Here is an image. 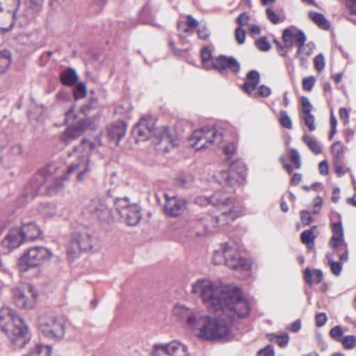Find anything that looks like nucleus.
<instances>
[{"label":"nucleus","mask_w":356,"mask_h":356,"mask_svg":"<svg viewBox=\"0 0 356 356\" xmlns=\"http://www.w3.org/2000/svg\"><path fill=\"white\" fill-rule=\"evenodd\" d=\"M192 293L201 298L210 310L222 312V316H211L198 308L191 309L181 305L175 306L173 314L185 321L187 327L201 339L230 341L233 337L230 323L237 318L247 317L250 314L249 302L243 297L239 289H227L204 279L193 284Z\"/></svg>","instance_id":"nucleus-1"},{"label":"nucleus","mask_w":356,"mask_h":356,"mask_svg":"<svg viewBox=\"0 0 356 356\" xmlns=\"http://www.w3.org/2000/svg\"><path fill=\"white\" fill-rule=\"evenodd\" d=\"M246 177L245 168L241 161L229 162V169L222 170L214 175L215 180L221 185H226L229 188L227 193L218 191L210 196V202L213 206L219 209L241 207L234 199L227 193H232L235 190L233 188L237 184H242Z\"/></svg>","instance_id":"nucleus-2"},{"label":"nucleus","mask_w":356,"mask_h":356,"mask_svg":"<svg viewBox=\"0 0 356 356\" xmlns=\"http://www.w3.org/2000/svg\"><path fill=\"white\" fill-rule=\"evenodd\" d=\"M0 327L16 348L24 347L31 339L24 320L8 307L0 310Z\"/></svg>","instance_id":"nucleus-3"},{"label":"nucleus","mask_w":356,"mask_h":356,"mask_svg":"<svg viewBox=\"0 0 356 356\" xmlns=\"http://www.w3.org/2000/svg\"><path fill=\"white\" fill-rule=\"evenodd\" d=\"M68 179L66 174L63 177H44L41 174L35 175L30 181L26 187L25 197L27 200H32L38 195L54 194L58 190L63 188V181Z\"/></svg>","instance_id":"nucleus-4"},{"label":"nucleus","mask_w":356,"mask_h":356,"mask_svg":"<svg viewBox=\"0 0 356 356\" xmlns=\"http://www.w3.org/2000/svg\"><path fill=\"white\" fill-rule=\"evenodd\" d=\"M216 265L225 264L232 270L243 273V277L250 276L251 265L247 260L239 256L238 253L227 243L214 252L213 257Z\"/></svg>","instance_id":"nucleus-5"},{"label":"nucleus","mask_w":356,"mask_h":356,"mask_svg":"<svg viewBox=\"0 0 356 356\" xmlns=\"http://www.w3.org/2000/svg\"><path fill=\"white\" fill-rule=\"evenodd\" d=\"M97 238L94 230L85 225H80L72 232V238L67 248L69 259L73 261L79 257L80 251L92 249Z\"/></svg>","instance_id":"nucleus-6"},{"label":"nucleus","mask_w":356,"mask_h":356,"mask_svg":"<svg viewBox=\"0 0 356 356\" xmlns=\"http://www.w3.org/2000/svg\"><path fill=\"white\" fill-rule=\"evenodd\" d=\"M220 210L222 211L221 213L215 217L206 215L197 218V222L204 229L203 232H197V236H203L209 233L210 225L209 222H211L213 227H223L234 221L241 214V207Z\"/></svg>","instance_id":"nucleus-7"},{"label":"nucleus","mask_w":356,"mask_h":356,"mask_svg":"<svg viewBox=\"0 0 356 356\" xmlns=\"http://www.w3.org/2000/svg\"><path fill=\"white\" fill-rule=\"evenodd\" d=\"M38 327L44 336L52 340L59 341L65 335L63 321L52 312H47L39 318Z\"/></svg>","instance_id":"nucleus-8"},{"label":"nucleus","mask_w":356,"mask_h":356,"mask_svg":"<svg viewBox=\"0 0 356 356\" xmlns=\"http://www.w3.org/2000/svg\"><path fill=\"white\" fill-rule=\"evenodd\" d=\"M222 140V133L212 127H205L195 130L189 138L191 145L198 151L207 149L214 143L219 144Z\"/></svg>","instance_id":"nucleus-9"},{"label":"nucleus","mask_w":356,"mask_h":356,"mask_svg":"<svg viewBox=\"0 0 356 356\" xmlns=\"http://www.w3.org/2000/svg\"><path fill=\"white\" fill-rule=\"evenodd\" d=\"M51 256L52 253L44 247L35 246L31 248L24 252L19 259L20 270L25 272L30 268L41 266L49 261Z\"/></svg>","instance_id":"nucleus-10"},{"label":"nucleus","mask_w":356,"mask_h":356,"mask_svg":"<svg viewBox=\"0 0 356 356\" xmlns=\"http://www.w3.org/2000/svg\"><path fill=\"white\" fill-rule=\"evenodd\" d=\"M115 209L127 225L134 226L141 219V208L137 204H130L127 198L117 199L115 202Z\"/></svg>","instance_id":"nucleus-11"},{"label":"nucleus","mask_w":356,"mask_h":356,"mask_svg":"<svg viewBox=\"0 0 356 356\" xmlns=\"http://www.w3.org/2000/svg\"><path fill=\"white\" fill-rule=\"evenodd\" d=\"M293 29V27L284 29L282 32V40L286 47H291L294 41L295 44L298 47L296 57L299 58L301 63H304L305 59L302 54L306 50L307 38L302 31L297 30L296 32H294Z\"/></svg>","instance_id":"nucleus-12"},{"label":"nucleus","mask_w":356,"mask_h":356,"mask_svg":"<svg viewBox=\"0 0 356 356\" xmlns=\"http://www.w3.org/2000/svg\"><path fill=\"white\" fill-rule=\"evenodd\" d=\"M260 81V74L258 71L252 70L250 71L246 75V81L242 86V89L248 94L249 96L253 98L259 97H267L271 94V89L264 85H261L258 87V90L256 91Z\"/></svg>","instance_id":"nucleus-13"},{"label":"nucleus","mask_w":356,"mask_h":356,"mask_svg":"<svg viewBox=\"0 0 356 356\" xmlns=\"http://www.w3.org/2000/svg\"><path fill=\"white\" fill-rule=\"evenodd\" d=\"M13 300L15 305L21 309H31L37 298V292L31 285H27L24 289L15 288L13 289Z\"/></svg>","instance_id":"nucleus-14"},{"label":"nucleus","mask_w":356,"mask_h":356,"mask_svg":"<svg viewBox=\"0 0 356 356\" xmlns=\"http://www.w3.org/2000/svg\"><path fill=\"white\" fill-rule=\"evenodd\" d=\"M154 125V120L152 117L143 116L134 126L132 133L136 136L137 140H147L151 136Z\"/></svg>","instance_id":"nucleus-15"},{"label":"nucleus","mask_w":356,"mask_h":356,"mask_svg":"<svg viewBox=\"0 0 356 356\" xmlns=\"http://www.w3.org/2000/svg\"><path fill=\"white\" fill-rule=\"evenodd\" d=\"M88 210L91 214L101 220H107L111 217V209L104 198H92L89 204Z\"/></svg>","instance_id":"nucleus-16"},{"label":"nucleus","mask_w":356,"mask_h":356,"mask_svg":"<svg viewBox=\"0 0 356 356\" xmlns=\"http://www.w3.org/2000/svg\"><path fill=\"white\" fill-rule=\"evenodd\" d=\"M89 124L86 120H81L74 126L67 127L60 136V142L67 145L76 140L84 133Z\"/></svg>","instance_id":"nucleus-17"},{"label":"nucleus","mask_w":356,"mask_h":356,"mask_svg":"<svg viewBox=\"0 0 356 356\" xmlns=\"http://www.w3.org/2000/svg\"><path fill=\"white\" fill-rule=\"evenodd\" d=\"M165 204L164 212L171 217H177L182 214L186 209L187 202L185 199L177 196L170 197L165 194Z\"/></svg>","instance_id":"nucleus-18"},{"label":"nucleus","mask_w":356,"mask_h":356,"mask_svg":"<svg viewBox=\"0 0 356 356\" xmlns=\"http://www.w3.org/2000/svg\"><path fill=\"white\" fill-rule=\"evenodd\" d=\"M213 67L222 74L229 70L232 72L236 74L241 70V65L234 57H227L221 55L212 61Z\"/></svg>","instance_id":"nucleus-19"},{"label":"nucleus","mask_w":356,"mask_h":356,"mask_svg":"<svg viewBox=\"0 0 356 356\" xmlns=\"http://www.w3.org/2000/svg\"><path fill=\"white\" fill-rule=\"evenodd\" d=\"M90 170L91 168L88 161L84 159L70 165L67 170V175L69 176L74 172H78L76 180L77 182H83L89 175Z\"/></svg>","instance_id":"nucleus-20"},{"label":"nucleus","mask_w":356,"mask_h":356,"mask_svg":"<svg viewBox=\"0 0 356 356\" xmlns=\"http://www.w3.org/2000/svg\"><path fill=\"white\" fill-rule=\"evenodd\" d=\"M21 0H0V12L11 13L12 22L8 28L3 30L6 32L10 31L15 26L17 20V13L20 7Z\"/></svg>","instance_id":"nucleus-21"},{"label":"nucleus","mask_w":356,"mask_h":356,"mask_svg":"<svg viewBox=\"0 0 356 356\" xmlns=\"http://www.w3.org/2000/svg\"><path fill=\"white\" fill-rule=\"evenodd\" d=\"M26 242L19 228H13L1 242L3 248L8 251L18 248L22 243Z\"/></svg>","instance_id":"nucleus-22"},{"label":"nucleus","mask_w":356,"mask_h":356,"mask_svg":"<svg viewBox=\"0 0 356 356\" xmlns=\"http://www.w3.org/2000/svg\"><path fill=\"white\" fill-rule=\"evenodd\" d=\"M126 131L127 124L123 121L115 122L108 127V136L116 145H118L120 140L125 136Z\"/></svg>","instance_id":"nucleus-23"},{"label":"nucleus","mask_w":356,"mask_h":356,"mask_svg":"<svg viewBox=\"0 0 356 356\" xmlns=\"http://www.w3.org/2000/svg\"><path fill=\"white\" fill-rule=\"evenodd\" d=\"M19 229L26 242L38 238L41 234L40 227L31 221L23 222L21 228Z\"/></svg>","instance_id":"nucleus-24"},{"label":"nucleus","mask_w":356,"mask_h":356,"mask_svg":"<svg viewBox=\"0 0 356 356\" xmlns=\"http://www.w3.org/2000/svg\"><path fill=\"white\" fill-rule=\"evenodd\" d=\"M333 235L330 241V245L333 249L340 247L343 243V230L341 222L332 224Z\"/></svg>","instance_id":"nucleus-25"},{"label":"nucleus","mask_w":356,"mask_h":356,"mask_svg":"<svg viewBox=\"0 0 356 356\" xmlns=\"http://www.w3.org/2000/svg\"><path fill=\"white\" fill-rule=\"evenodd\" d=\"M169 356H189L187 347L177 341L166 343Z\"/></svg>","instance_id":"nucleus-26"},{"label":"nucleus","mask_w":356,"mask_h":356,"mask_svg":"<svg viewBox=\"0 0 356 356\" xmlns=\"http://www.w3.org/2000/svg\"><path fill=\"white\" fill-rule=\"evenodd\" d=\"M139 20L144 24L159 26V24L155 22L153 10L149 2H147L141 9L139 14Z\"/></svg>","instance_id":"nucleus-27"},{"label":"nucleus","mask_w":356,"mask_h":356,"mask_svg":"<svg viewBox=\"0 0 356 356\" xmlns=\"http://www.w3.org/2000/svg\"><path fill=\"white\" fill-rule=\"evenodd\" d=\"M78 76L72 68H67L60 74V81L65 86H72L76 83Z\"/></svg>","instance_id":"nucleus-28"},{"label":"nucleus","mask_w":356,"mask_h":356,"mask_svg":"<svg viewBox=\"0 0 356 356\" xmlns=\"http://www.w3.org/2000/svg\"><path fill=\"white\" fill-rule=\"evenodd\" d=\"M317 227L316 225L312 227L309 229L305 230L300 234L301 241L303 244L307 245L309 249H312L314 246V240L316 237L314 232Z\"/></svg>","instance_id":"nucleus-29"},{"label":"nucleus","mask_w":356,"mask_h":356,"mask_svg":"<svg viewBox=\"0 0 356 356\" xmlns=\"http://www.w3.org/2000/svg\"><path fill=\"white\" fill-rule=\"evenodd\" d=\"M309 17L321 29L328 30L330 27V23L325 17V16L317 12L310 11L308 13Z\"/></svg>","instance_id":"nucleus-30"},{"label":"nucleus","mask_w":356,"mask_h":356,"mask_svg":"<svg viewBox=\"0 0 356 356\" xmlns=\"http://www.w3.org/2000/svg\"><path fill=\"white\" fill-rule=\"evenodd\" d=\"M12 63V54L8 49L0 51V74L7 71Z\"/></svg>","instance_id":"nucleus-31"},{"label":"nucleus","mask_w":356,"mask_h":356,"mask_svg":"<svg viewBox=\"0 0 356 356\" xmlns=\"http://www.w3.org/2000/svg\"><path fill=\"white\" fill-rule=\"evenodd\" d=\"M312 277H313V281L318 284L321 282L323 280V272L321 270L316 269L312 273L309 268H306L304 272V277L306 282L309 285L312 284Z\"/></svg>","instance_id":"nucleus-32"},{"label":"nucleus","mask_w":356,"mask_h":356,"mask_svg":"<svg viewBox=\"0 0 356 356\" xmlns=\"http://www.w3.org/2000/svg\"><path fill=\"white\" fill-rule=\"evenodd\" d=\"M97 147V143L90 141L88 139H82L80 145L74 147V152H86L88 154L90 152L93 151Z\"/></svg>","instance_id":"nucleus-33"},{"label":"nucleus","mask_w":356,"mask_h":356,"mask_svg":"<svg viewBox=\"0 0 356 356\" xmlns=\"http://www.w3.org/2000/svg\"><path fill=\"white\" fill-rule=\"evenodd\" d=\"M39 212L45 217H51L56 213L55 204L52 203H42L38 209Z\"/></svg>","instance_id":"nucleus-34"},{"label":"nucleus","mask_w":356,"mask_h":356,"mask_svg":"<svg viewBox=\"0 0 356 356\" xmlns=\"http://www.w3.org/2000/svg\"><path fill=\"white\" fill-rule=\"evenodd\" d=\"M331 150L334 156V161L342 160L345 152V147L341 142L337 141L334 143L332 145Z\"/></svg>","instance_id":"nucleus-35"},{"label":"nucleus","mask_w":356,"mask_h":356,"mask_svg":"<svg viewBox=\"0 0 356 356\" xmlns=\"http://www.w3.org/2000/svg\"><path fill=\"white\" fill-rule=\"evenodd\" d=\"M302 140L307 144L309 149L314 154H319L321 153V147L315 139L309 137L307 135H304Z\"/></svg>","instance_id":"nucleus-36"},{"label":"nucleus","mask_w":356,"mask_h":356,"mask_svg":"<svg viewBox=\"0 0 356 356\" xmlns=\"http://www.w3.org/2000/svg\"><path fill=\"white\" fill-rule=\"evenodd\" d=\"M326 258L327 259V262L330 266V269L332 273L336 275L339 276L342 270V266L340 262L334 261L333 260L332 254H327Z\"/></svg>","instance_id":"nucleus-37"},{"label":"nucleus","mask_w":356,"mask_h":356,"mask_svg":"<svg viewBox=\"0 0 356 356\" xmlns=\"http://www.w3.org/2000/svg\"><path fill=\"white\" fill-rule=\"evenodd\" d=\"M152 356H169L167 344L154 345Z\"/></svg>","instance_id":"nucleus-38"},{"label":"nucleus","mask_w":356,"mask_h":356,"mask_svg":"<svg viewBox=\"0 0 356 356\" xmlns=\"http://www.w3.org/2000/svg\"><path fill=\"white\" fill-rule=\"evenodd\" d=\"M343 332L341 326L335 325L329 332L330 337L334 341L340 342L343 339Z\"/></svg>","instance_id":"nucleus-39"},{"label":"nucleus","mask_w":356,"mask_h":356,"mask_svg":"<svg viewBox=\"0 0 356 356\" xmlns=\"http://www.w3.org/2000/svg\"><path fill=\"white\" fill-rule=\"evenodd\" d=\"M343 347L346 350L354 348L356 343V337L353 335H348L343 337L340 341Z\"/></svg>","instance_id":"nucleus-40"},{"label":"nucleus","mask_w":356,"mask_h":356,"mask_svg":"<svg viewBox=\"0 0 356 356\" xmlns=\"http://www.w3.org/2000/svg\"><path fill=\"white\" fill-rule=\"evenodd\" d=\"M43 3V0H29L26 2L28 8L35 13H40L42 10Z\"/></svg>","instance_id":"nucleus-41"},{"label":"nucleus","mask_w":356,"mask_h":356,"mask_svg":"<svg viewBox=\"0 0 356 356\" xmlns=\"http://www.w3.org/2000/svg\"><path fill=\"white\" fill-rule=\"evenodd\" d=\"M280 122L282 127L288 129L293 127L291 120L285 111H282L280 113Z\"/></svg>","instance_id":"nucleus-42"},{"label":"nucleus","mask_w":356,"mask_h":356,"mask_svg":"<svg viewBox=\"0 0 356 356\" xmlns=\"http://www.w3.org/2000/svg\"><path fill=\"white\" fill-rule=\"evenodd\" d=\"M86 86L84 83L80 82L76 86L74 90V95L75 99L83 98L86 96Z\"/></svg>","instance_id":"nucleus-43"},{"label":"nucleus","mask_w":356,"mask_h":356,"mask_svg":"<svg viewBox=\"0 0 356 356\" xmlns=\"http://www.w3.org/2000/svg\"><path fill=\"white\" fill-rule=\"evenodd\" d=\"M302 112L304 115L312 114L313 106L307 97L302 96L300 99Z\"/></svg>","instance_id":"nucleus-44"},{"label":"nucleus","mask_w":356,"mask_h":356,"mask_svg":"<svg viewBox=\"0 0 356 356\" xmlns=\"http://www.w3.org/2000/svg\"><path fill=\"white\" fill-rule=\"evenodd\" d=\"M257 47L261 51H268L270 49V44L266 38L263 37L255 41Z\"/></svg>","instance_id":"nucleus-45"},{"label":"nucleus","mask_w":356,"mask_h":356,"mask_svg":"<svg viewBox=\"0 0 356 356\" xmlns=\"http://www.w3.org/2000/svg\"><path fill=\"white\" fill-rule=\"evenodd\" d=\"M304 122L306 126H307L309 131H313L316 129V126L314 124L315 118L312 114L304 115L302 117Z\"/></svg>","instance_id":"nucleus-46"},{"label":"nucleus","mask_w":356,"mask_h":356,"mask_svg":"<svg viewBox=\"0 0 356 356\" xmlns=\"http://www.w3.org/2000/svg\"><path fill=\"white\" fill-rule=\"evenodd\" d=\"M315 69L318 72H321L325 67V59L323 54L317 55L314 60Z\"/></svg>","instance_id":"nucleus-47"},{"label":"nucleus","mask_w":356,"mask_h":356,"mask_svg":"<svg viewBox=\"0 0 356 356\" xmlns=\"http://www.w3.org/2000/svg\"><path fill=\"white\" fill-rule=\"evenodd\" d=\"M315 83V78L312 76L304 78L302 80V88L305 90L310 91Z\"/></svg>","instance_id":"nucleus-48"},{"label":"nucleus","mask_w":356,"mask_h":356,"mask_svg":"<svg viewBox=\"0 0 356 356\" xmlns=\"http://www.w3.org/2000/svg\"><path fill=\"white\" fill-rule=\"evenodd\" d=\"M290 158L291 161L294 163L296 168L299 169L301 166V161L300 156L297 149H292L291 150Z\"/></svg>","instance_id":"nucleus-49"},{"label":"nucleus","mask_w":356,"mask_h":356,"mask_svg":"<svg viewBox=\"0 0 356 356\" xmlns=\"http://www.w3.org/2000/svg\"><path fill=\"white\" fill-rule=\"evenodd\" d=\"M327 321V316L325 313L321 312L318 313L315 316V324L316 327H322L323 326Z\"/></svg>","instance_id":"nucleus-50"},{"label":"nucleus","mask_w":356,"mask_h":356,"mask_svg":"<svg viewBox=\"0 0 356 356\" xmlns=\"http://www.w3.org/2000/svg\"><path fill=\"white\" fill-rule=\"evenodd\" d=\"M223 152L227 156V160L229 161L230 160L234 159L236 147L234 144H229L224 147Z\"/></svg>","instance_id":"nucleus-51"},{"label":"nucleus","mask_w":356,"mask_h":356,"mask_svg":"<svg viewBox=\"0 0 356 356\" xmlns=\"http://www.w3.org/2000/svg\"><path fill=\"white\" fill-rule=\"evenodd\" d=\"M301 222L305 225H309L312 222L311 213L308 211L302 210L300 213Z\"/></svg>","instance_id":"nucleus-52"},{"label":"nucleus","mask_w":356,"mask_h":356,"mask_svg":"<svg viewBox=\"0 0 356 356\" xmlns=\"http://www.w3.org/2000/svg\"><path fill=\"white\" fill-rule=\"evenodd\" d=\"M266 15L268 19L274 24L282 22L279 16L271 8L266 9Z\"/></svg>","instance_id":"nucleus-53"},{"label":"nucleus","mask_w":356,"mask_h":356,"mask_svg":"<svg viewBox=\"0 0 356 356\" xmlns=\"http://www.w3.org/2000/svg\"><path fill=\"white\" fill-rule=\"evenodd\" d=\"M235 37L238 44H243L245 40V31L241 27L236 28L235 30Z\"/></svg>","instance_id":"nucleus-54"},{"label":"nucleus","mask_w":356,"mask_h":356,"mask_svg":"<svg viewBox=\"0 0 356 356\" xmlns=\"http://www.w3.org/2000/svg\"><path fill=\"white\" fill-rule=\"evenodd\" d=\"M289 341V337L287 334L278 335L276 340V343L281 348H284L287 346Z\"/></svg>","instance_id":"nucleus-55"},{"label":"nucleus","mask_w":356,"mask_h":356,"mask_svg":"<svg viewBox=\"0 0 356 356\" xmlns=\"http://www.w3.org/2000/svg\"><path fill=\"white\" fill-rule=\"evenodd\" d=\"M249 19L250 15L247 13H243L236 18V21L239 27H241L246 25Z\"/></svg>","instance_id":"nucleus-56"},{"label":"nucleus","mask_w":356,"mask_h":356,"mask_svg":"<svg viewBox=\"0 0 356 356\" xmlns=\"http://www.w3.org/2000/svg\"><path fill=\"white\" fill-rule=\"evenodd\" d=\"M35 351L38 355H40V354L44 353L45 355L49 356V355L50 354V352H51V348L49 346H44L42 344H38L35 347Z\"/></svg>","instance_id":"nucleus-57"},{"label":"nucleus","mask_w":356,"mask_h":356,"mask_svg":"<svg viewBox=\"0 0 356 356\" xmlns=\"http://www.w3.org/2000/svg\"><path fill=\"white\" fill-rule=\"evenodd\" d=\"M334 167L336 173L339 177H341L345 175V171L343 170V168L342 160L334 161Z\"/></svg>","instance_id":"nucleus-58"},{"label":"nucleus","mask_w":356,"mask_h":356,"mask_svg":"<svg viewBox=\"0 0 356 356\" xmlns=\"http://www.w3.org/2000/svg\"><path fill=\"white\" fill-rule=\"evenodd\" d=\"M258 353L263 354L264 356H275V351L271 345H268L266 347L259 350Z\"/></svg>","instance_id":"nucleus-59"},{"label":"nucleus","mask_w":356,"mask_h":356,"mask_svg":"<svg viewBox=\"0 0 356 356\" xmlns=\"http://www.w3.org/2000/svg\"><path fill=\"white\" fill-rule=\"evenodd\" d=\"M201 58L203 63L207 62L211 58V51L208 47L202 48L201 51Z\"/></svg>","instance_id":"nucleus-60"},{"label":"nucleus","mask_w":356,"mask_h":356,"mask_svg":"<svg viewBox=\"0 0 356 356\" xmlns=\"http://www.w3.org/2000/svg\"><path fill=\"white\" fill-rule=\"evenodd\" d=\"M75 118V114L74 112V108L70 107L68 111L65 113V122L66 123L72 122Z\"/></svg>","instance_id":"nucleus-61"},{"label":"nucleus","mask_w":356,"mask_h":356,"mask_svg":"<svg viewBox=\"0 0 356 356\" xmlns=\"http://www.w3.org/2000/svg\"><path fill=\"white\" fill-rule=\"evenodd\" d=\"M195 203L202 207L206 206L209 204H211L210 197L200 196L195 199Z\"/></svg>","instance_id":"nucleus-62"},{"label":"nucleus","mask_w":356,"mask_h":356,"mask_svg":"<svg viewBox=\"0 0 356 356\" xmlns=\"http://www.w3.org/2000/svg\"><path fill=\"white\" fill-rule=\"evenodd\" d=\"M198 37L202 40H207L209 35V31L204 26L197 30Z\"/></svg>","instance_id":"nucleus-63"},{"label":"nucleus","mask_w":356,"mask_h":356,"mask_svg":"<svg viewBox=\"0 0 356 356\" xmlns=\"http://www.w3.org/2000/svg\"><path fill=\"white\" fill-rule=\"evenodd\" d=\"M346 4L350 13L356 15V0H347Z\"/></svg>","instance_id":"nucleus-64"}]
</instances>
